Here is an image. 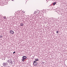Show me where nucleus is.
Instances as JSON below:
<instances>
[{
  "instance_id": "nucleus-1",
  "label": "nucleus",
  "mask_w": 67,
  "mask_h": 67,
  "mask_svg": "<svg viewBox=\"0 0 67 67\" xmlns=\"http://www.w3.org/2000/svg\"><path fill=\"white\" fill-rule=\"evenodd\" d=\"M22 58L23 59H22V60L23 62H24V60H25V59L27 58V57H26V56H24Z\"/></svg>"
},
{
  "instance_id": "nucleus-14",
  "label": "nucleus",
  "mask_w": 67,
  "mask_h": 67,
  "mask_svg": "<svg viewBox=\"0 0 67 67\" xmlns=\"http://www.w3.org/2000/svg\"><path fill=\"white\" fill-rule=\"evenodd\" d=\"M34 56H35V55H34V58H32V59H33V58H34Z\"/></svg>"
},
{
  "instance_id": "nucleus-15",
  "label": "nucleus",
  "mask_w": 67,
  "mask_h": 67,
  "mask_svg": "<svg viewBox=\"0 0 67 67\" xmlns=\"http://www.w3.org/2000/svg\"><path fill=\"white\" fill-rule=\"evenodd\" d=\"M44 62H43V64H44Z\"/></svg>"
},
{
  "instance_id": "nucleus-7",
  "label": "nucleus",
  "mask_w": 67,
  "mask_h": 67,
  "mask_svg": "<svg viewBox=\"0 0 67 67\" xmlns=\"http://www.w3.org/2000/svg\"><path fill=\"white\" fill-rule=\"evenodd\" d=\"M35 60V62H36V61H38V60H39L38 59H36Z\"/></svg>"
},
{
  "instance_id": "nucleus-8",
  "label": "nucleus",
  "mask_w": 67,
  "mask_h": 67,
  "mask_svg": "<svg viewBox=\"0 0 67 67\" xmlns=\"http://www.w3.org/2000/svg\"><path fill=\"white\" fill-rule=\"evenodd\" d=\"M10 61H10V60H8V62L9 63H12V61H11V60H10Z\"/></svg>"
},
{
  "instance_id": "nucleus-10",
  "label": "nucleus",
  "mask_w": 67,
  "mask_h": 67,
  "mask_svg": "<svg viewBox=\"0 0 67 67\" xmlns=\"http://www.w3.org/2000/svg\"><path fill=\"white\" fill-rule=\"evenodd\" d=\"M57 34H58V33H59V31H57Z\"/></svg>"
},
{
  "instance_id": "nucleus-6",
  "label": "nucleus",
  "mask_w": 67,
  "mask_h": 67,
  "mask_svg": "<svg viewBox=\"0 0 67 67\" xmlns=\"http://www.w3.org/2000/svg\"><path fill=\"white\" fill-rule=\"evenodd\" d=\"M20 25L21 26H23L24 25V24H23V23H21Z\"/></svg>"
},
{
  "instance_id": "nucleus-4",
  "label": "nucleus",
  "mask_w": 67,
  "mask_h": 67,
  "mask_svg": "<svg viewBox=\"0 0 67 67\" xmlns=\"http://www.w3.org/2000/svg\"><path fill=\"white\" fill-rule=\"evenodd\" d=\"M3 65V66H4V67H5L7 65V63H4Z\"/></svg>"
},
{
  "instance_id": "nucleus-11",
  "label": "nucleus",
  "mask_w": 67,
  "mask_h": 67,
  "mask_svg": "<svg viewBox=\"0 0 67 67\" xmlns=\"http://www.w3.org/2000/svg\"><path fill=\"white\" fill-rule=\"evenodd\" d=\"M5 18H6V17L4 16V19H5Z\"/></svg>"
},
{
  "instance_id": "nucleus-13",
  "label": "nucleus",
  "mask_w": 67,
  "mask_h": 67,
  "mask_svg": "<svg viewBox=\"0 0 67 67\" xmlns=\"http://www.w3.org/2000/svg\"><path fill=\"white\" fill-rule=\"evenodd\" d=\"M14 53H15V51L13 52V54H14Z\"/></svg>"
},
{
  "instance_id": "nucleus-9",
  "label": "nucleus",
  "mask_w": 67,
  "mask_h": 67,
  "mask_svg": "<svg viewBox=\"0 0 67 67\" xmlns=\"http://www.w3.org/2000/svg\"><path fill=\"white\" fill-rule=\"evenodd\" d=\"M56 2H55L53 3V4L54 5H55V4H56Z\"/></svg>"
},
{
  "instance_id": "nucleus-3",
  "label": "nucleus",
  "mask_w": 67,
  "mask_h": 67,
  "mask_svg": "<svg viewBox=\"0 0 67 67\" xmlns=\"http://www.w3.org/2000/svg\"><path fill=\"white\" fill-rule=\"evenodd\" d=\"M9 33L11 34H14V32L12 30H10V31Z\"/></svg>"
},
{
  "instance_id": "nucleus-12",
  "label": "nucleus",
  "mask_w": 67,
  "mask_h": 67,
  "mask_svg": "<svg viewBox=\"0 0 67 67\" xmlns=\"http://www.w3.org/2000/svg\"><path fill=\"white\" fill-rule=\"evenodd\" d=\"M0 37H1V38H2V36H0Z\"/></svg>"
},
{
  "instance_id": "nucleus-2",
  "label": "nucleus",
  "mask_w": 67,
  "mask_h": 67,
  "mask_svg": "<svg viewBox=\"0 0 67 67\" xmlns=\"http://www.w3.org/2000/svg\"><path fill=\"white\" fill-rule=\"evenodd\" d=\"M33 64L34 66H37V62L36 61H34Z\"/></svg>"
},
{
  "instance_id": "nucleus-5",
  "label": "nucleus",
  "mask_w": 67,
  "mask_h": 67,
  "mask_svg": "<svg viewBox=\"0 0 67 67\" xmlns=\"http://www.w3.org/2000/svg\"><path fill=\"white\" fill-rule=\"evenodd\" d=\"M37 12H35L34 14H33L34 15H35L36 14H37Z\"/></svg>"
}]
</instances>
